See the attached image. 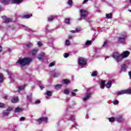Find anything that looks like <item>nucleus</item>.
Wrapping results in <instances>:
<instances>
[{
  "label": "nucleus",
  "instance_id": "f257e3e1",
  "mask_svg": "<svg viewBox=\"0 0 131 131\" xmlns=\"http://www.w3.org/2000/svg\"><path fill=\"white\" fill-rule=\"evenodd\" d=\"M32 61V59L30 58L25 57L24 58L19 59L16 62V64H18L20 65V67H23V66H25V65H27V64H29L30 62Z\"/></svg>",
  "mask_w": 131,
  "mask_h": 131
},
{
  "label": "nucleus",
  "instance_id": "f03ea898",
  "mask_svg": "<svg viewBox=\"0 0 131 131\" xmlns=\"http://www.w3.org/2000/svg\"><path fill=\"white\" fill-rule=\"evenodd\" d=\"M13 3V4H16V5H19L23 3V0H2L1 1V4L3 5H9L10 3Z\"/></svg>",
  "mask_w": 131,
  "mask_h": 131
},
{
  "label": "nucleus",
  "instance_id": "7ed1b4c3",
  "mask_svg": "<svg viewBox=\"0 0 131 131\" xmlns=\"http://www.w3.org/2000/svg\"><path fill=\"white\" fill-rule=\"evenodd\" d=\"M113 58L117 63H120L122 61V56L119 52H114L113 54Z\"/></svg>",
  "mask_w": 131,
  "mask_h": 131
},
{
  "label": "nucleus",
  "instance_id": "20e7f679",
  "mask_svg": "<svg viewBox=\"0 0 131 131\" xmlns=\"http://www.w3.org/2000/svg\"><path fill=\"white\" fill-rule=\"evenodd\" d=\"M78 64L79 68H83L84 67H85V65H86V59L82 57L79 58L78 60Z\"/></svg>",
  "mask_w": 131,
  "mask_h": 131
},
{
  "label": "nucleus",
  "instance_id": "39448f33",
  "mask_svg": "<svg viewBox=\"0 0 131 131\" xmlns=\"http://www.w3.org/2000/svg\"><path fill=\"white\" fill-rule=\"evenodd\" d=\"M116 94L117 95V96H120V95H124V94H131V89L118 91L116 93Z\"/></svg>",
  "mask_w": 131,
  "mask_h": 131
},
{
  "label": "nucleus",
  "instance_id": "423d86ee",
  "mask_svg": "<svg viewBox=\"0 0 131 131\" xmlns=\"http://www.w3.org/2000/svg\"><path fill=\"white\" fill-rule=\"evenodd\" d=\"M80 15H81V18L80 19H84L86 16H88V11L86 10H80Z\"/></svg>",
  "mask_w": 131,
  "mask_h": 131
},
{
  "label": "nucleus",
  "instance_id": "0eeeda50",
  "mask_svg": "<svg viewBox=\"0 0 131 131\" xmlns=\"http://www.w3.org/2000/svg\"><path fill=\"white\" fill-rule=\"evenodd\" d=\"M125 35H121L118 40V42L122 43V45H125Z\"/></svg>",
  "mask_w": 131,
  "mask_h": 131
},
{
  "label": "nucleus",
  "instance_id": "6e6552de",
  "mask_svg": "<svg viewBox=\"0 0 131 131\" xmlns=\"http://www.w3.org/2000/svg\"><path fill=\"white\" fill-rule=\"evenodd\" d=\"M50 74L53 77H58L59 75H60V71L53 70L50 72Z\"/></svg>",
  "mask_w": 131,
  "mask_h": 131
},
{
  "label": "nucleus",
  "instance_id": "1a4fd4ad",
  "mask_svg": "<svg viewBox=\"0 0 131 131\" xmlns=\"http://www.w3.org/2000/svg\"><path fill=\"white\" fill-rule=\"evenodd\" d=\"M91 97H92V93H86L85 96L83 98V102H85L88 101V100H90Z\"/></svg>",
  "mask_w": 131,
  "mask_h": 131
},
{
  "label": "nucleus",
  "instance_id": "9d476101",
  "mask_svg": "<svg viewBox=\"0 0 131 131\" xmlns=\"http://www.w3.org/2000/svg\"><path fill=\"white\" fill-rule=\"evenodd\" d=\"M12 108L11 107H9L6 110L4 111L3 113L4 116H8L9 114H10V112L12 111Z\"/></svg>",
  "mask_w": 131,
  "mask_h": 131
},
{
  "label": "nucleus",
  "instance_id": "9b49d317",
  "mask_svg": "<svg viewBox=\"0 0 131 131\" xmlns=\"http://www.w3.org/2000/svg\"><path fill=\"white\" fill-rule=\"evenodd\" d=\"M127 64L124 63L121 66V70L120 72H126V69L128 68Z\"/></svg>",
  "mask_w": 131,
  "mask_h": 131
},
{
  "label": "nucleus",
  "instance_id": "f8f14e48",
  "mask_svg": "<svg viewBox=\"0 0 131 131\" xmlns=\"http://www.w3.org/2000/svg\"><path fill=\"white\" fill-rule=\"evenodd\" d=\"M115 120L117 122L121 123L123 122V121H124V119H123V117H122V116H118L115 118Z\"/></svg>",
  "mask_w": 131,
  "mask_h": 131
},
{
  "label": "nucleus",
  "instance_id": "ddd939ff",
  "mask_svg": "<svg viewBox=\"0 0 131 131\" xmlns=\"http://www.w3.org/2000/svg\"><path fill=\"white\" fill-rule=\"evenodd\" d=\"M121 55L123 59H124V58H127V56H129V52L127 51H124L121 54Z\"/></svg>",
  "mask_w": 131,
  "mask_h": 131
},
{
  "label": "nucleus",
  "instance_id": "4468645a",
  "mask_svg": "<svg viewBox=\"0 0 131 131\" xmlns=\"http://www.w3.org/2000/svg\"><path fill=\"white\" fill-rule=\"evenodd\" d=\"M75 116H71L70 117V120L72 121H74V124L73 125V127L75 128H77V124H76V122L75 120Z\"/></svg>",
  "mask_w": 131,
  "mask_h": 131
},
{
  "label": "nucleus",
  "instance_id": "2eb2a0df",
  "mask_svg": "<svg viewBox=\"0 0 131 131\" xmlns=\"http://www.w3.org/2000/svg\"><path fill=\"white\" fill-rule=\"evenodd\" d=\"M1 18H3V20H5V23H9V22H11L12 21V19L10 18H7L6 16H2Z\"/></svg>",
  "mask_w": 131,
  "mask_h": 131
},
{
  "label": "nucleus",
  "instance_id": "dca6fc26",
  "mask_svg": "<svg viewBox=\"0 0 131 131\" xmlns=\"http://www.w3.org/2000/svg\"><path fill=\"white\" fill-rule=\"evenodd\" d=\"M43 58H45V53L41 52L40 54H39L38 59L40 61H42Z\"/></svg>",
  "mask_w": 131,
  "mask_h": 131
},
{
  "label": "nucleus",
  "instance_id": "f3484780",
  "mask_svg": "<svg viewBox=\"0 0 131 131\" xmlns=\"http://www.w3.org/2000/svg\"><path fill=\"white\" fill-rule=\"evenodd\" d=\"M19 27L21 28L22 29H25L27 30V31H31V30L30 28H28V27L25 26L23 25H19Z\"/></svg>",
  "mask_w": 131,
  "mask_h": 131
},
{
  "label": "nucleus",
  "instance_id": "a211bd4d",
  "mask_svg": "<svg viewBox=\"0 0 131 131\" xmlns=\"http://www.w3.org/2000/svg\"><path fill=\"white\" fill-rule=\"evenodd\" d=\"M22 111H23V109H22V107H20L18 106L15 108L14 112L15 113H18V112H22Z\"/></svg>",
  "mask_w": 131,
  "mask_h": 131
},
{
  "label": "nucleus",
  "instance_id": "6ab92c4d",
  "mask_svg": "<svg viewBox=\"0 0 131 131\" xmlns=\"http://www.w3.org/2000/svg\"><path fill=\"white\" fill-rule=\"evenodd\" d=\"M38 51V49L37 48H36V49L33 50L31 52V53L32 56H35V55H36Z\"/></svg>",
  "mask_w": 131,
  "mask_h": 131
},
{
  "label": "nucleus",
  "instance_id": "aec40b11",
  "mask_svg": "<svg viewBox=\"0 0 131 131\" xmlns=\"http://www.w3.org/2000/svg\"><path fill=\"white\" fill-rule=\"evenodd\" d=\"M55 18H56V16L54 15L49 16L48 19V22H52V21H53Z\"/></svg>",
  "mask_w": 131,
  "mask_h": 131
},
{
  "label": "nucleus",
  "instance_id": "412c9836",
  "mask_svg": "<svg viewBox=\"0 0 131 131\" xmlns=\"http://www.w3.org/2000/svg\"><path fill=\"white\" fill-rule=\"evenodd\" d=\"M19 101V98L17 97H14L11 99L12 103H17Z\"/></svg>",
  "mask_w": 131,
  "mask_h": 131
},
{
  "label": "nucleus",
  "instance_id": "4be33fe9",
  "mask_svg": "<svg viewBox=\"0 0 131 131\" xmlns=\"http://www.w3.org/2000/svg\"><path fill=\"white\" fill-rule=\"evenodd\" d=\"M112 86V81H108L106 84V87L107 88V89H110V87Z\"/></svg>",
  "mask_w": 131,
  "mask_h": 131
},
{
  "label": "nucleus",
  "instance_id": "5701e85b",
  "mask_svg": "<svg viewBox=\"0 0 131 131\" xmlns=\"http://www.w3.org/2000/svg\"><path fill=\"white\" fill-rule=\"evenodd\" d=\"M61 88H62V84H57V85H55L54 86V89L55 90H60V89H61Z\"/></svg>",
  "mask_w": 131,
  "mask_h": 131
},
{
  "label": "nucleus",
  "instance_id": "b1692460",
  "mask_svg": "<svg viewBox=\"0 0 131 131\" xmlns=\"http://www.w3.org/2000/svg\"><path fill=\"white\" fill-rule=\"evenodd\" d=\"M94 41V40H88L86 41L85 45V46H90L92 45V42Z\"/></svg>",
  "mask_w": 131,
  "mask_h": 131
},
{
  "label": "nucleus",
  "instance_id": "393cba45",
  "mask_svg": "<svg viewBox=\"0 0 131 131\" xmlns=\"http://www.w3.org/2000/svg\"><path fill=\"white\" fill-rule=\"evenodd\" d=\"M105 88V81H101L100 83V88L104 89Z\"/></svg>",
  "mask_w": 131,
  "mask_h": 131
},
{
  "label": "nucleus",
  "instance_id": "a878e982",
  "mask_svg": "<svg viewBox=\"0 0 131 131\" xmlns=\"http://www.w3.org/2000/svg\"><path fill=\"white\" fill-rule=\"evenodd\" d=\"M24 89H25V85L18 87V92L20 93V92H21L22 90H24Z\"/></svg>",
  "mask_w": 131,
  "mask_h": 131
},
{
  "label": "nucleus",
  "instance_id": "bb28decb",
  "mask_svg": "<svg viewBox=\"0 0 131 131\" xmlns=\"http://www.w3.org/2000/svg\"><path fill=\"white\" fill-rule=\"evenodd\" d=\"M62 81L64 84H68L69 83H70V80L68 79H64Z\"/></svg>",
  "mask_w": 131,
  "mask_h": 131
},
{
  "label": "nucleus",
  "instance_id": "cd10ccee",
  "mask_svg": "<svg viewBox=\"0 0 131 131\" xmlns=\"http://www.w3.org/2000/svg\"><path fill=\"white\" fill-rule=\"evenodd\" d=\"M53 94V92H51V91H47L46 92V96H47V97H51L52 96Z\"/></svg>",
  "mask_w": 131,
  "mask_h": 131
},
{
  "label": "nucleus",
  "instance_id": "c85d7f7f",
  "mask_svg": "<svg viewBox=\"0 0 131 131\" xmlns=\"http://www.w3.org/2000/svg\"><path fill=\"white\" fill-rule=\"evenodd\" d=\"M97 75H98V72L97 71L93 72L91 74V76H93V77H95V76H97Z\"/></svg>",
  "mask_w": 131,
  "mask_h": 131
},
{
  "label": "nucleus",
  "instance_id": "c756f323",
  "mask_svg": "<svg viewBox=\"0 0 131 131\" xmlns=\"http://www.w3.org/2000/svg\"><path fill=\"white\" fill-rule=\"evenodd\" d=\"M4 81V75L0 73V82Z\"/></svg>",
  "mask_w": 131,
  "mask_h": 131
},
{
  "label": "nucleus",
  "instance_id": "7c9ffc66",
  "mask_svg": "<svg viewBox=\"0 0 131 131\" xmlns=\"http://www.w3.org/2000/svg\"><path fill=\"white\" fill-rule=\"evenodd\" d=\"M112 17V13H109V14H106V18L107 19H110Z\"/></svg>",
  "mask_w": 131,
  "mask_h": 131
},
{
  "label": "nucleus",
  "instance_id": "2f4dec72",
  "mask_svg": "<svg viewBox=\"0 0 131 131\" xmlns=\"http://www.w3.org/2000/svg\"><path fill=\"white\" fill-rule=\"evenodd\" d=\"M70 18H66L64 22L66 24H70Z\"/></svg>",
  "mask_w": 131,
  "mask_h": 131
},
{
  "label": "nucleus",
  "instance_id": "473e14b6",
  "mask_svg": "<svg viewBox=\"0 0 131 131\" xmlns=\"http://www.w3.org/2000/svg\"><path fill=\"white\" fill-rule=\"evenodd\" d=\"M108 120L110 122H114V121H115V118H108Z\"/></svg>",
  "mask_w": 131,
  "mask_h": 131
},
{
  "label": "nucleus",
  "instance_id": "72a5a7b5",
  "mask_svg": "<svg viewBox=\"0 0 131 131\" xmlns=\"http://www.w3.org/2000/svg\"><path fill=\"white\" fill-rule=\"evenodd\" d=\"M32 46H33V43H28L26 44V47L27 48H31V47H32Z\"/></svg>",
  "mask_w": 131,
  "mask_h": 131
},
{
  "label": "nucleus",
  "instance_id": "f704fd0d",
  "mask_svg": "<svg viewBox=\"0 0 131 131\" xmlns=\"http://www.w3.org/2000/svg\"><path fill=\"white\" fill-rule=\"evenodd\" d=\"M69 92L70 90L69 89H66L64 91V94H65V95H69Z\"/></svg>",
  "mask_w": 131,
  "mask_h": 131
},
{
  "label": "nucleus",
  "instance_id": "c9c22d12",
  "mask_svg": "<svg viewBox=\"0 0 131 131\" xmlns=\"http://www.w3.org/2000/svg\"><path fill=\"white\" fill-rule=\"evenodd\" d=\"M32 16V15H29V14L25 15L24 16V18H25L26 19H28L30 18V17H31Z\"/></svg>",
  "mask_w": 131,
  "mask_h": 131
},
{
  "label": "nucleus",
  "instance_id": "e433bc0d",
  "mask_svg": "<svg viewBox=\"0 0 131 131\" xmlns=\"http://www.w3.org/2000/svg\"><path fill=\"white\" fill-rule=\"evenodd\" d=\"M113 103L114 104V105H118L119 102H118V100H115L113 102Z\"/></svg>",
  "mask_w": 131,
  "mask_h": 131
},
{
  "label": "nucleus",
  "instance_id": "4c0bfd02",
  "mask_svg": "<svg viewBox=\"0 0 131 131\" xmlns=\"http://www.w3.org/2000/svg\"><path fill=\"white\" fill-rule=\"evenodd\" d=\"M37 121L38 122H39V123L42 122V121H43V117L40 118L37 120Z\"/></svg>",
  "mask_w": 131,
  "mask_h": 131
},
{
  "label": "nucleus",
  "instance_id": "58836bf2",
  "mask_svg": "<svg viewBox=\"0 0 131 131\" xmlns=\"http://www.w3.org/2000/svg\"><path fill=\"white\" fill-rule=\"evenodd\" d=\"M72 3H73V1L72 0H68V5H69V6H72Z\"/></svg>",
  "mask_w": 131,
  "mask_h": 131
},
{
  "label": "nucleus",
  "instance_id": "ea45409f",
  "mask_svg": "<svg viewBox=\"0 0 131 131\" xmlns=\"http://www.w3.org/2000/svg\"><path fill=\"white\" fill-rule=\"evenodd\" d=\"M31 98H32V94H30V95L27 96V99L29 101H30V100H31Z\"/></svg>",
  "mask_w": 131,
  "mask_h": 131
},
{
  "label": "nucleus",
  "instance_id": "a19ab883",
  "mask_svg": "<svg viewBox=\"0 0 131 131\" xmlns=\"http://www.w3.org/2000/svg\"><path fill=\"white\" fill-rule=\"evenodd\" d=\"M63 57L64 58H68L69 57V53H64L63 54Z\"/></svg>",
  "mask_w": 131,
  "mask_h": 131
},
{
  "label": "nucleus",
  "instance_id": "79ce46f5",
  "mask_svg": "<svg viewBox=\"0 0 131 131\" xmlns=\"http://www.w3.org/2000/svg\"><path fill=\"white\" fill-rule=\"evenodd\" d=\"M37 46H38V47H41V46H42V43L41 42V41H38V42H37Z\"/></svg>",
  "mask_w": 131,
  "mask_h": 131
},
{
  "label": "nucleus",
  "instance_id": "37998d69",
  "mask_svg": "<svg viewBox=\"0 0 131 131\" xmlns=\"http://www.w3.org/2000/svg\"><path fill=\"white\" fill-rule=\"evenodd\" d=\"M107 41H105L104 42V44L103 45V47H104V48H107Z\"/></svg>",
  "mask_w": 131,
  "mask_h": 131
},
{
  "label": "nucleus",
  "instance_id": "c03bdc74",
  "mask_svg": "<svg viewBox=\"0 0 131 131\" xmlns=\"http://www.w3.org/2000/svg\"><path fill=\"white\" fill-rule=\"evenodd\" d=\"M69 45H70V41L69 40H67L66 41V46H69Z\"/></svg>",
  "mask_w": 131,
  "mask_h": 131
},
{
  "label": "nucleus",
  "instance_id": "a18cd8bd",
  "mask_svg": "<svg viewBox=\"0 0 131 131\" xmlns=\"http://www.w3.org/2000/svg\"><path fill=\"white\" fill-rule=\"evenodd\" d=\"M26 118L24 117H21V118H20L19 119V121H24V120H25Z\"/></svg>",
  "mask_w": 131,
  "mask_h": 131
},
{
  "label": "nucleus",
  "instance_id": "49530a36",
  "mask_svg": "<svg viewBox=\"0 0 131 131\" xmlns=\"http://www.w3.org/2000/svg\"><path fill=\"white\" fill-rule=\"evenodd\" d=\"M55 66V62H53L50 63V64H49V67H53V66Z\"/></svg>",
  "mask_w": 131,
  "mask_h": 131
},
{
  "label": "nucleus",
  "instance_id": "de8ad7c7",
  "mask_svg": "<svg viewBox=\"0 0 131 131\" xmlns=\"http://www.w3.org/2000/svg\"><path fill=\"white\" fill-rule=\"evenodd\" d=\"M43 121H44V122H48V118L47 117H43Z\"/></svg>",
  "mask_w": 131,
  "mask_h": 131
},
{
  "label": "nucleus",
  "instance_id": "09e8293b",
  "mask_svg": "<svg viewBox=\"0 0 131 131\" xmlns=\"http://www.w3.org/2000/svg\"><path fill=\"white\" fill-rule=\"evenodd\" d=\"M71 96L72 97H75V96H76V93L72 92H71Z\"/></svg>",
  "mask_w": 131,
  "mask_h": 131
},
{
  "label": "nucleus",
  "instance_id": "8fccbe9b",
  "mask_svg": "<svg viewBox=\"0 0 131 131\" xmlns=\"http://www.w3.org/2000/svg\"><path fill=\"white\" fill-rule=\"evenodd\" d=\"M3 107H5V104L0 102V108H3Z\"/></svg>",
  "mask_w": 131,
  "mask_h": 131
},
{
  "label": "nucleus",
  "instance_id": "3c124183",
  "mask_svg": "<svg viewBox=\"0 0 131 131\" xmlns=\"http://www.w3.org/2000/svg\"><path fill=\"white\" fill-rule=\"evenodd\" d=\"M8 75H9V77L10 79H12V73L8 72Z\"/></svg>",
  "mask_w": 131,
  "mask_h": 131
},
{
  "label": "nucleus",
  "instance_id": "603ef678",
  "mask_svg": "<svg viewBox=\"0 0 131 131\" xmlns=\"http://www.w3.org/2000/svg\"><path fill=\"white\" fill-rule=\"evenodd\" d=\"M48 28H49V26H46L45 27V32H47V31H48Z\"/></svg>",
  "mask_w": 131,
  "mask_h": 131
},
{
  "label": "nucleus",
  "instance_id": "864d4df0",
  "mask_svg": "<svg viewBox=\"0 0 131 131\" xmlns=\"http://www.w3.org/2000/svg\"><path fill=\"white\" fill-rule=\"evenodd\" d=\"M35 103H36V104H40V101L36 100V101H35Z\"/></svg>",
  "mask_w": 131,
  "mask_h": 131
},
{
  "label": "nucleus",
  "instance_id": "5fc2aeb1",
  "mask_svg": "<svg viewBox=\"0 0 131 131\" xmlns=\"http://www.w3.org/2000/svg\"><path fill=\"white\" fill-rule=\"evenodd\" d=\"M88 2H89V0H84L82 4H86Z\"/></svg>",
  "mask_w": 131,
  "mask_h": 131
},
{
  "label": "nucleus",
  "instance_id": "6e6d98bb",
  "mask_svg": "<svg viewBox=\"0 0 131 131\" xmlns=\"http://www.w3.org/2000/svg\"><path fill=\"white\" fill-rule=\"evenodd\" d=\"M72 33H76V30H72L70 31Z\"/></svg>",
  "mask_w": 131,
  "mask_h": 131
},
{
  "label": "nucleus",
  "instance_id": "4d7b16f0",
  "mask_svg": "<svg viewBox=\"0 0 131 131\" xmlns=\"http://www.w3.org/2000/svg\"><path fill=\"white\" fill-rule=\"evenodd\" d=\"M128 75L129 76V79H131V71L128 72Z\"/></svg>",
  "mask_w": 131,
  "mask_h": 131
},
{
  "label": "nucleus",
  "instance_id": "13d9d810",
  "mask_svg": "<svg viewBox=\"0 0 131 131\" xmlns=\"http://www.w3.org/2000/svg\"><path fill=\"white\" fill-rule=\"evenodd\" d=\"M40 90H43V89H45V86L41 85L40 86Z\"/></svg>",
  "mask_w": 131,
  "mask_h": 131
},
{
  "label": "nucleus",
  "instance_id": "bf43d9fd",
  "mask_svg": "<svg viewBox=\"0 0 131 131\" xmlns=\"http://www.w3.org/2000/svg\"><path fill=\"white\" fill-rule=\"evenodd\" d=\"M76 33L79 32V31H80V29H76Z\"/></svg>",
  "mask_w": 131,
  "mask_h": 131
},
{
  "label": "nucleus",
  "instance_id": "052dcab7",
  "mask_svg": "<svg viewBox=\"0 0 131 131\" xmlns=\"http://www.w3.org/2000/svg\"><path fill=\"white\" fill-rule=\"evenodd\" d=\"M73 92H75V93H76V92H78V90L75 89V90H73Z\"/></svg>",
  "mask_w": 131,
  "mask_h": 131
},
{
  "label": "nucleus",
  "instance_id": "680f3d73",
  "mask_svg": "<svg viewBox=\"0 0 131 131\" xmlns=\"http://www.w3.org/2000/svg\"><path fill=\"white\" fill-rule=\"evenodd\" d=\"M3 11V7L0 6V12H2Z\"/></svg>",
  "mask_w": 131,
  "mask_h": 131
},
{
  "label": "nucleus",
  "instance_id": "e2e57ef3",
  "mask_svg": "<svg viewBox=\"0 0 131 131\" xmlns=\"http://www.w3.org/2000/svg\"><path fill=\"white\" fill-rule=\"evenodd\" d=\"M2 51H3V48L2 47V46H0V53L1 52H2Z\"/></svg>",
  "mask_w": 131,
  "mask_h": 131
},
{
  "label": "nucleus",
  "instance_id": "0e129e2a",
  "mask_svg": "<svg viewBox=\"0 0 131 131\" xmlns=\"http://www.w3.org/2000/svg\"><path fill=\"white\" fill-rule=\"evenodd\" d=\"M68 37H69V39H71V38H72V36L70 35V36H69Z\"/></svg>",
  "mask_w": 131,
  "mask_h": 131
},
{
  "label": "nucleus",
  "instance_id": "69168bd1",
  "mask_svg": "<svg viewBox=\"0 0 131 131\" xmlns=\"http://www.w3.org/2000/svg\"><path fill=\"white\" fill-rule=\"evenodd\" d=\"M4 98V99H7L8 98V96L5 95Z\"/></svg>",
  "mask_w": 131,
  "mask_h": 131
},
{
  "label": "nucleus",
  "instance_id": "338daca9",
  "mask_svg": "<svg viewBox=\"0 0 131 131\" xmlns=\"http://www.w3.org/2000/svg\"><path fill=\"white\" fill-rule=\"evenodd\" d=\"M47 100H49V97L48 96L46 97Z\"/></svg>",
  "mask_w": 131,
  "mask_h": 131
},
{
  "label": "nucleus",
  "instance_id": "774afa93",
  "mask_svg": "<svg viewBox=\"0 0 131 131\" xmlns=\"http://www.w3.org/2000/svg\"><path fill=\"white\" fill-rule=\"evenodd\" d=\"M129 4L131 5V0L129 1Z\"/></svg>",
  "mask_w": 131,
  "mask_h": 131
}]
</instances>
